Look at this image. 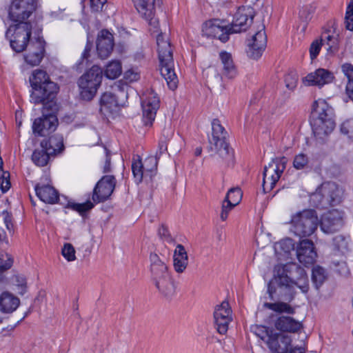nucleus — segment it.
<instances>
[{
    "label": "nucleus",
    "instance_id": "f257e3e1",
    "mask_svg": "<svg viewBox=\"0 0 353 353\" xmlns=\"http://www.w3.org/2000/svg\"><path fill=\"white\" fill-rule=\"evenodd\" d=\"M274 283L290 293L294 292L295 287L305 294L310 288L309 279L305 270L294 263L278 264L274 266L273 279L268 285V293L271 299H273V294L276 292V289L272 285Z\"/></svg>",
    "mask_w": 353,
    "mask_h": 353
},
{
    "label": "nucleus",
    "instance_id": "f03ea898",
    "mask_svg": "<svg viewBox=\"0 0 353 353\" xmlns=\"http://www.w3.org/2000/svg\"><path fill=\"white\" fill-rule=\"evenodd\" d=\"M311 125L316 141L323 142L336 126L334 109L326 101L319 99L312 104Z\"/></svg>",
    "mask_w": 353,
    "mask_h": 353
},
{
    "label": "nucleus",
    "instance_id": "7ed1b4c3",
    "mask_svg": "<svg viewBox=\"0 0 353 353\" xmlns=\"http://www.w3.org/2000/svg\"><path fill=\"white\" fill-rule=\"evenodd\" d=\"M30 82L32 87L30 101L34 104L52 102L59 90V85L52 81L43 70H35L30 78Z\"/></svg>",
    "mask_w": 353,
    "mask_h": 353
},
{
    "label": "nucleus",
    "instance_id": "20e7f679",
    "mask_svg": "<svg viewBox=\"0 0 353 353\" xmlns=\"http://www.w3.org/2000/svg\"><path fill=\"white\" fill-rule=\"evenodd\" d=\"M152 280L159 293L165 299H170L176 294V286L168 270L164 261L155 254L150 256Z\"/></svg>",
    "mask_w": 353,
    "mask_h": 353
},
{
    "label": "nucleus",
    "instance_id": "39448f33",
    "mask_svg": "<svg viewBox=\"0 0 353 353\" xmlns=\"http://www.w3.org/2000/svg\"><path fill=\"white\" fill-rule=\"evenodd\" d=\"M157 51L160 62V72L167 81L170 89L177 88L178 78L174 69L172 48L168 37L159 34L157 37Z\"/></svg>",
    "mask_w": 353,
    "mask_h": 353
},
{
    "label": "nucleus",
    "instance_id": "423d86ee",
    "mask_svg": "<svg viewBox=\"0 0 353 353\" xmlns=\"http://www.w3.org/2000/svg\"><path fill=\"white\" fill-rule=\"evenodd\" d=\"M212 137L209 139L210 150L217 154L226 163H232L234 152L227 142L228 133L218 119L212 121Z\"/></svg>",
    "mask_w": 353,
    "mask_h": 353
},
{
    "label": "nucleus",
    "instance_id": "0eeeda50",
    "mask_svg": "<svg viewBox=\"0 0 353 353\" xmlns=\"http://www.w3.org/2000/svg\"><path fill=\"white\" fill-rule=\"evenodd\" d=\"M292 231L299 237L311 236L317 230L319 220L314 210H304L292 215Z\"/></svg>",
    "mask_w": 353,
    "mask_h": 353
},
{
    "label": "nucleus",
    "instance_id": "6e6552de",
    "mask_svg": "<svg viewBox=\"0 0 353 353\" xmlns=\"http://www.w3.org/2000/svg\"><path fill=\"white\" fill-rule=\"evenodd\" d=\"M102 79L103 70L97 65H93L81 75L78 80L81 97L86 101L92 99L101 85Z\"/></svg>",
    "mask_w": 353,
    "mask_h": 353
},
{
    "label": "nucleus",
    "instance_id": "1a4fd4ad",
    "mask_svg": "<svg viewBox=\"0 0 353 353\" xmlns=\"http://www.w3.org/2000/svg\"><path fill=\"white\" fill-rule=\"evenodd\" d=\"M11 25L6 32L10 46L17 52L23 51L28 46L31 35L32 26L30 22H17Z\"/></svg>",
    "mask_w": 353,
    "mask_h": 353
},
{
    "label": "nucleus",
    "instance_id": "9d476101",
    "mask_svg": "<svg viewBox=\"0 0 353 353\" xmlns=\"http://www.w3.org/2000/svg\"><path fill=\"white\" fill-rule=\"evenodd\" d=\"M43 104V116L35 119L32 125L33 132L38 136H45L48 131L54 130L58 123L53 112L55 104L52 101H45Z\"/></svg>",
    "mask_w": 353,
    "mask_h": 353
},
{
    "label": "nucleus",
    "instance_id": "9b49d317",
    "mask_svg": "<svg viewBox=\"0 0 353 353\" xmlns=\"http://www.w3.org/2000/svg\"><path fill=\"white\" fill-rule=\"evenodd\" d=\"M36 8V0H13L9 8V17L14 22H26Z\"/></svg>",
    "mask_w": 353,
    "mask_h": 353
},
{
    "label": "nucleus",
    "instance_id": "f8f14e48",
    "mask_svg": "<svg viewBox=\"0 0 353 353\" xmlns=\"http://www.w3.org/2000/svg\"><path fill=\"white\" fill-rule=\"evenodd\" d=\"M285 158L272 160L268 166H265L263 172V189L264 192L271 191L276 182L279 180L281 174L285 169Z\"/></svg>",
    "mask_w": 353,
    "mask_h": 353
},
{
    "label": "nucleus",
    "instance_id": "ddd939ff",
    "mask_svg": "<svg viewBox=\"0 0 353 353\" xmlns=\"http://www.w3.org/2000/svg\"><path fill=\"white\" fill-rule=\"evenodd\" d=\"M160 105L159 98L152 90L145 92L141 97L143 122L145 125H152Z\"/></svg>",
    "mask_w": 353,
    "mask_h": 353
},
{
    "label": "nucleus",
    "instance_id": "4468645a",
    "mask_svg": "<svg viewBox=\"0 0 353 353\" xmlns=\"http://www.w3.org/2000/svg\"><path fill=\"white\" fill-rule=\"evenodd\" d=\"M343 211L334 209L322 214L319 221L321 230L325 233L334 232L343 225Z\"/></svg>",
    "mask_w": 353,
    "mask_h": 353
},
{
    "label": "nucleus",
    "instance_id": "2eb2a0df",
    "mask_svg": "<svg viewBox=\"0 0 353 353\" xmlns=\"http://www.w3.org/2000/svg\"><path fill=\"white\" fill-rule=\"evenodd\" d=\"M202 32L205 37L219 39L223 43L228 41L229 36L232 34L230 26L219 19L205 22L203 26Z\"/></svg>",
    "mask_w": 353,
    "mask_h": 353
},
{
    "label": "nucleus",
    "instance_id": "dca6fc26",
    "mask_svg": "<svg viewBox=\"0 0 353 353\" xmlns=\"http://www.w3.org/2000/svg\"><path fill=\"white\" fill-rule=\"evenodd\" d=\"M254 10L251 7L242 6L236 12L230 26L232 34L245 31L252 22Z\"/></svg>",
    "mask_w": 353,
    "mask_h": 353
},
{
    "label": "nucleus",
    "instance_id": "f3484780",
    "mask_svg": "<svg viewBox=\"0 0 353 353\" xmlns=\"http://www.w3.org/2000/svg\"><path fill=\"white\" fill-rule=\"evenodd\" d=\"M116 185V180L112 175L103 176L95 185L92 200L96 203L103 202L112 194Z\"/></svg>",
    "mask_w": 353,
    "mask_h": 353
},
{
    "label": "nucleus",
    "instance_id": "a211bd4d",
    "mask_svg": "<svg viewBox=\"0 0 353 353\" xmlns=\"http://www.w3.org/2000/svg\"><path fill=\"white\" fill-rule=\"evenodd\" d=\"M214 323L217 331L224 334L228 330L229 323L232 321V310L228 301H223L216 306L214 312Z\"/></svg>",
    "mask_w": 353,
    "mask_h": 353
},
{
    "label": "nucleus",
    "instance_id": "6ab92c4d",
    "mask_svg": "<svg viewBox=\"0 0 353 353\" xmlns=\"http://www.w3.org/2000/svg\"><path fill=\"white\" fill-rule=\"evenodd\" d=\"M291 343L290 336L278 333L274 330L270 332V336L265 342L271 353H286Z\"/></svg>",
    "mask_w": 353,
    "mask_h": 353
},
{
    "label": "nucleus",
    "instance_id": "aec40b11",
    "mask_svg": "<svg viewBox=\"0 0 353 353\" xmlns=\"http://www.w3.org/2000/svg\"><path fill=\"white\" fill-rule=\"evenodd\" d=\"M267 38L264 27L254 34L248 41V55L254 59L260 58L265 48Z\"/></svg>",
    "mask_w": 353,
    "mask_h": 353
},
{
    "label": "nucleus",
    "instance_id": "412c9836",
    "mask_svg": "<svg viewBox=\"0 0 353 353\" xmlns=\"http://www.w3.org/2000/svg\"><path fill=\"white\" fill-rule=\"evenodd\" d=\"M334 77L332 72L324 68H319L309 73L303 79V83L306 86L322 87L332 82Z\"/></svg>",
    "mask_w": 353,
    "mask_h": 353
},
{
    "label": "nucleus",
    "instance_id": "4be33fe9",
    "mask_svg": "<svg viewBox=\"0 0 353 353\" xmlns=\"http://www.w3.org/2000/svg\"><path fill=\"white\" fill-rule=\"evenodd\" d=\"M297 259L305 265L313 264L317 256L314 243L311 240L303 239L296 247Z\"/></svg>",
    "mask_w": 353,
    "mask_h": 353
},
{
    "label": "nucleus",
    "instance_id": "5701e85b",
    "mask_svg": "<svg viewBox=\"0 0 353 353\" xmlns=\"http://www.w3.org/2000/svg\"><path fill=\"white\" fill-rule=\"evenodd\" d=\"M24 56L26 61L31 65H37L41 61L45 51V41L40 38L31 41Z\"/></svg>",
    "mask_w": 353,
    "mask_h": 353
},
{
    "label": "nucleus",
    "instance_id": "b1692460",
    "mask_svg": "<svg viewBox=\"0 0 353 353\" xmlns=\"http://www.w3.org/2000/svg\"><path fill=\"white\" fill-rule=\"evenodd\" d=\"M156 0H132L138 12L147 21L150 25L157 28L159 21L154 17V3Z\"/></svg>",
    "mask_w": 353,
    "mask_h": 353
},
{
    "label": "nucleus",
    "instance_id": "393cba45",
    "mask_svg": "<svg viewBox=\"0 0 353 353\" xmlns=\"http://www.w3.org/2000/svg\"><path fill=\"white\" fill-rule=\"evenodd\" d=\"M114 47L113 36L106 30L101 31L97 41V50L101 59H107Z\"/></svg>",
    "mask_w": 353,
    "mask_h": 353
},
{
    "label": "nucleus",
    "instance_id": "a878e982",
    "mask_svg": "<svg viewBox=\"0 0 353 353\" xmlns=\"http://www.w3.org/2000/svg\"><path fill=\"white\" fill-rule=\"evenodd\" d=\"M322 192L329 201V206L341 203L344 198V189L334 182L322 183Z\"/></svg>",
    "mask_w": 353,
    "mask_h": 353
},
{
    "label": "nucleus",
    "instance_id": "bb28decb",
    "mask_svg": "<svg viewBox=\"0 0 353 353\" xmlns=\"http://www.w3.org/2000/svg\"><path fill=\"white\" fill-rule=\"evenodd\" d=\"M20 299L9 291L0 294V312L3 314L14 312L20 305Z\"/></svg>",
    "mask_w": 353,
    "mask_h": 353
},
{
    "label": "nucleus",
    "instance_id": "cd10ccee",
    "mask_svg": "<svg viewBox=\"0 0 353 353\" xmlns=\"http://www.w3.org/2000/svg\"><path fill=\"white\" fill-rule=\"evenodd\" d=\"M119 110V102L115 95L111 92H105L100 100V111L105 116L112 114Z\"/></svg>",
    "mask_w": 353,
    "mask_h": 353
},
{
    "label": "nucleus",
    "instance_id": "c85d7f7f",
    "mask_svg": "<svg viewBox=\"0 0 353 353\" xmlns=\"http://www.w3.org/2000/svg\"><path fill=\"white\" fill-rule=\"evenodd\" d=\"M188 256L183 245L178 244L173 254V267L177 273H183L187 268Z\"/></svg>",
    "mask_w": 353,
    "mask_h": 353
},
{
    "label": "nucleus",
    "instance_id": "c756f323",
    "mask_svg": "<svg viewBox=\"0 0 353 353\" xmlns=\"http://www.w3.org/2000/svg\"><path fill=\"white\" fill-rule=\"evenodd\" d=\"M35 191L37 196L44 203L54 204L59 199L57 191L51 185H36Z\"/></svg>",
    "mask_w": 353,
    "mask_h": 353
},
{
    "label": "nucleus",
    "instance_id": "7c9ffc66",
    "mask_svg": "<svg viewBox=\"0 0 353 353\" xmlns=\"http://www.w3.org/2000/svg\"><path fill=\"white\" fill-rule=\"evenodd\" d=\"M274 326L281 332H296L301 329V324L292 317L283 316L276 319Z\"/></svg>",
    "mask_w": 353,
    "mask_h": 353
},
{
    "label": "nucleus",
    "instance_id": "2f4dec72",
    "mask_svg": "<svg viewBox=\"0 0 353 353\" xmlns=\"http://www.w3.org/2000/svg\"><path fill=\"white\" fill-rule=\"evenodd\" d=\"M41 146L51 155H53L63 150V139L59 134H54L48 140H43L41 143Z\"/></svg>",
    "mask_w": 353,
    "mask_h": 353
},
{
    "label": "nucleus",
    "instance_id": "473e14b6",
    "mask_svg": "<svg viewBox=\"0 0 353 353\" xmlns=\"http://www.w3.org/2000/svg\"><path fill=\"white\" fill-rule=\"evenodd\" d=\"M219 59L223 66L222 74L229 79H232L236 75V69L234 64L232 54L225 51L219 53Z\"/></svg>",
    "mask_w": 353,
    "mask_h": 353
},
{
    "label": "nucleus",
    "instance_id": "72a5a7b5",
    "mask_svg": "<svg viewBox=\"0 0 353 353\" xmlns=\"http://www.w3.org/2000/svg\"><path fill=\"white\" fill-rule=\"evenodd\" d=\"M8 285L20 295H23L28 289L26 278L21 274L12 275L7 281Z\"/></svg>",
    "mask_w": 353,
    "mask_h": 353
},
{
    "label": "nucleus",
    "instance_id": "f704fd0d",
    "mask_svg": "<svg viewBox=\"0 0 353 353\" xmlns=\"http://www.w3.org/2000/svg\"><path fill=\"white\" fill-rule=\"evenodd\" d=\"M310 203L316 208H325L329 206V201L326 199L325 194L322 192V184L316 189L315 192L310 195Z\"/></svg>",
    "mask_w": 353,
    "mask_h": 353
},
{
    "label": "nucleus",
    "instance_id": "c9c22d12",
    "mask_svg": "<svg viewBox=\"0 0 353 353\" xmlns=\"http://www.w3.org/2000/svg\"><path fill=\"white\" fill-rule=\"evenodd\" d=\"M158 152L155 156H151L146 158L144 161L143 168L145 171V177L151 179L156 173L158 165Z\"/></svg>",
    "mask_w": 353,
    "mask_h": 353
},
{
    "label": "nucleus",
    "instance_id": "e433bc0d",
    "mask_svg": "<svg viewBox=\"0 0 353 353\" xmlns=\"http://www.w3.org/2000/svg\"><path fill=\"white\" fill-rule=\"evenodd\" d=\"M342 72L347 79L346 93L353 101V65L350 63H344L341 66Z\"/></svg>",
    "mask_w": 353,
    "mask_h": 353
},
{
    "label": "nucleus",
    "instance_id": "4c0bfd02",
    "mask_svg": "<svg viewBox=\"0 0 353 353\" xmlns=\"http://www.w3.org/2000/svg\"><path fill=\"white\" fill-rule=\"evenodd\" d=\"M294 243L291 239H285L277 242L274 245L275 253L278 256L289 254L294 250Z\"/></svg>",
    "mask_w": 353,
    "mask_h": 353
},
{
    "label": "nucleus",
    "instance_id": "58836bf2",
    "mask_svg": "<svg viewBox=\"0 0 353 353\" xmlns=\"http://www.w3.org/2000/svg\"><path fill=\"white\" fill-rule=\"evenodd\" d=\"M122 72L121 63L119 61H112L105 67V76L110 79H115Z\"/></svg>",
    "mask_w": 353,
    "mask_h": 353
},
{
    "label": "nucleus",
    "instance_id": "ea45409f",
    "mask_svg": "<svg viewBox=\"0 0 353 353\" xmlns=\"http://www.w3.org/2000/svg\"><path fill=\"white\" fill-rule=\"evenodd\" d=\"M327 279L325 270L319 265H316L312 269V279L315 288L319 289Z\"/></svg>",
    "mask_w": 353,
    "mask_h": 353
},
{
    "label": "nucleus",
    "instance_id": "a19ab883",
    "mask_svg": "<svg viewBox=\"0 0 353 353\" xmlns=\"http://www.w3.org/2000/svg\"><path fill=\"white\" fill-rule=\"evenodd\" d=\"M132 171L133 173L134 179L137 183H140L143 177H145V171L143 164L139 157L137 159H133L132 163Z\"/></svg>",
    "mask_w": 353,
    "mask_h": 353
},
{
    "label": "nucleus",
    "instance_id": "79ce46f5",
    "mask_svg": "<svg viewBox=\"0 0 353 353\" xmlns=\"http://www.w3.org/2000/svg\"><path fill=\"white\" fill-rule=\"evenodd\" d=\"M264 307L279 313L293 314L294 310L288 304L284 302L265 303Z\"/></svg>",
    "mask_w": 353,
    "mask_h": 353
},
{
    "label": "nucleus",
    "instance_id": "37998d69",
    "mask_svg": "<svg viewBox=\"0 0 353 353\" xmlns=\"http://www.w3.org/2000/svg\"><path fill=\"white\" fill-rule=\"evenodd\" d=\"M51 154L46 150H35L32 155L33 162L38 166H45Z\"/></svg>",
    "mask_w": 353,
    "mask_h": 353
},
{
    "label": "nucleus",
    "instance_id": "c03bdc74",
    "mask_svg": "<svg viewBox=\"0 0 353 353\" xmlns=\"http://www.w3.org/2000/svg\"><path fill=\"white\" fill-rule=\"evenodd\" d=\"M333 249L342 254L346 253L348 250V241L345 237L342 235H337L333 239Z\"/></svg>",
    "mask_w": 353,
    "mask_h": 353
},
{
    "label": "nucleus",
    "instance_id": "a18cd8bd",
    "mask_svg": "<svg viewBox=\"0 0 353 353\" xmlns=\"http://www.w3.org/2000/svg\"><path fill=\"white\" fill-rule=\"evenodd\" d=\"M242 196L243 194L239 188H232L229 190L224 200L236 205L241 201Z\"/></svg>",
    "mask_w": 353,
    "mask_h": 353
},
{
    "label": "nucleus",
    "instance_id": "49530a36",
    "mask_svg": "<svg viewBox=\"0 0 353 353\" xmlns=\"http://www.w3.org/2000/svg\"><path fill=\"white\" fill-rule=\"evenodd\" d=\"M251 330L252 332L259 338H260L264 343L270 336V332H272L274 330L271 328L258 325L252 326Z\"/></svg>",
    "mask_w": 353,
    "mask_h": 353
},
{
    "label": "nucleus",
    "instance_id": "de8ad7c7",
    "mask_svg": "<svg viewBox=\"0 0 353 353\" xmlns=\"http://www.w3.org/2000/svg\"><path fill=\"white\" fill-rule=\"evenodd\" d=\"M76 250L74 246L70 243L63 244L61 248V254L64 259L68 262L74 261L76 260Z\"/></svg>",
    "mask_w": 353,
    "mask_h": 353
},
{
    "label": "nucleus",
    "instance_id": "09e8293b",
    "mask_svg": "<svg viewBox=\"0 0 353 353\" xmlns=\"http://www.w3.org/2000/svg\"><path fill=\"white\" fill-rule=\"evenodd\" d=\"M68 207L78 212L81 215H83L87 211L91 210L94 205L91 201H87L83 203H69Z\"/></svg>",
    "mask_w": 353,
    "mask_h": 353
},
{
    "label": "nucleus",
    "instance_id": "8fccbe9b",
    "mask_svg": "<svg viewBox=\"0 0 353 353\" xmlns=\"http://www.w3.org/2000/svg\"><path fill=\"white\" fill-rule=\"evenodd\" d=\"M308 162V157L303 153H300L294 157L293 166L296 170H302L307 165Z\"/></svg>",
    "mask_w": 353,
    "mask_h": 353
},
{
    "label": "nucleus",
    "instance_id": "3c124183",
    "mask_svg": "<svg viewBox=\"0 0 353 353\" xmlns=\"http://www.w3.org/2000/svg\"><path fill=\"white\" fill-rule=\"evenodd\" d=\"M342 134L353 139V119H347L343 121L340 128Z\"/></svg>",
    "mask_w": 353,
    "mask_h": 353
},
{
    "label": "nucleus",
    "instance_id": "603ef678",
    "mask_svg": "<svg viewBox=\"0 0 353 353\" xmlns=\"http://www.w3.org/2000/svg\"><path fill=\"white\" fill-rule=\"evenodd\" d=\"M140 72L137 68H130L127 70L125 73L123 78L124 79L128 82L132 83L138 81L140 79Z\"/></svg>",
    "mask_w": 353,
    "mask_h": 353
},
{
    "label": "nucleus",
    "instance_id": "864d4df0",
    "mask_svg": "<svg viewBox=\"0 0 353 353\" xmlns=\"http://www.w3.org/2000/svg\"><path fill=\"white\" fill-rule=\"evenodd\" d=\"M12 263L13 259L10 254L0 253V272L10 268Z\"/></svg>",
    "mask_w": 353,
    "mask_h": 353
},
{
    "label": "nucleus",
    "instance_id": "5fc2aeb1",
    "mask_svg": "<svg viewBox=\"0 0 353 353\" xmlns=\"http://www.w3.org/2000/svg\"><path fill=\"white\" fill-rule=\"evenodd\" d=\"M0 218L3 220L7 230L10 233L13 232L14 225L12 223V215L8 211H3L0 214Z\"/></svg>",
    "mask_w": 353,
    "mask_h": 353
},
{
    "label": "nucleus",
    "instance_id": "6e6d98bb",
    "mask_svg": "<svg viewBox=\"0 0 353 353\" xmlns=\"http://www.w3.org/2000/svg\"><path fill=\"white\" fill-rule=\"evenodd\" d=\"M236 205L230 202H226L225 200L223 201L221 206V212L220 218L222 221H225L228 219V214Z\"/></svg>",
    "mask_w": 353,
    "mask_h": 353
},
{
    "label": "nucleus",
    "instance_id": "4d7b16f0",
    "mask_svg": "<svg viewBox=\"0 0 353 353\" xmlns=\"http://www.w3.org/2000/svg\"><path fill=\"white\" fill-rule=\"evenodd\" d=\"M298 77L296 74L290 73L285 76V85L289 90H294L297 85Z\"/></svg>",
    "mask_w": 353,
    "mask_h": 353
},
{
    "label": "nucleus",
    "instance_id": "13d9d810",
    "mask_svg": "<svg viewBox=\"0 0 353 353\" xmlns=\"http://www.w3.org/2000/svg\"><path fill=\"white\" fill-rule=\"evenodd\" d=\"M346 28L353 30V6L349 5L345 14Z\"/></svg>",
    "mask_w": 353,
    "mask_h": 353
},
{
    "label": "nucleus",
    "instance_id": "bf43d9fd",
    "mask_svg": "<svg viewBox=\"0 0 353 353\" xmlns=\"http://www.w3.org/2000/svg\"><path fill=\"white\" fill-rule=\"evenodd\" d=\"M9 178L10 174L8 172L0 175V185L3 192H7L10 189V182Z\"/></svg>",
    "mask_w": 353,
    "mask_h": 353
},
{
    "label": "nucleus",
    "instance_id": "052dcab7",
    "mask_svg": "<svg viewBox=\"0 0 353 353\" xmlns=\"http://www.w3.org/2000/svg\"><path fill=\"white\" fill-rule=\"evenodd\" d=\"M322 46L321 42H319V41H314L312 43L310 48V54L312 60L314 59L319 54L321 47Z\"/></svg>",
    "mask_w": 353,
    "mask_h": 353
},
{
    "label": "nucleus",
    "instance_id": "680f3d73",
    "mask_svg": "<svg viewBox=\"0 0 353 353\" xmlns=\"http://www.w3.org/2000/svg\"><path fill=\"white\" fill-rule=\"evenodd\" d=\"M332 263H333L334 268H336V270L339 272V274L343 275V276L348 274L349 270L347 268V264L345 262H344V261H338V262L333 261Z\"/></svg>",
    "mask_w": 353,
    "mask_h": 353
},
{
    "label": "nucleus",
    "instance_id": "e2e57ef3",
    "mask_svg": "<svg viewBox=\"0 0 353 353\" xmlns=\"http://www.w3.org/2000/svg\"><path fill=\"white\" fill-rule=\"evenodd\" d=\"M106 3V0H90L91 9L94 12L101 11Z\"/></svg>",
    "mask_w": 353,
    "mask_h": 353
},
{
    "label": "nucleus",
    "instance_id": "0e129e2a",
    "mask_svg": "<svg viewBox=\"0 0 353 353\" xmlns=\"http://www.w3.org/2000/svg\"><path fill=\"white\" fill-rule=\"evenodd\" d=\"M314 12V8L311 6H305L301 8L299 12L301 17L307 20L310 18L311 14Z\"/></svg>",
    "mask_w": 353,
    "mask_h": 353
},
{
    "label": "nucleus",
    "instance_id": "69168bd1",
    "mask_svg": "<svg viewBox=\"0 0 353 353\" xmlns=\"http://www.w3.org/2000/svg\"><path fill=\"white\" fill-rule=\"evenodd\" d=\"M167 150V143L165 140H161L159 143L158 150L156 153L158 152V160L159 159L161 155L164 153Z\"/></svg>",
    "mask_w": 353,
    "mask_h": 353
},
{
    "label": "nucleus",
    "instance_id": "338daca9",
    "mask_svg": "<svg viewBox=\"0 0 353 353\" xmlns=\"http://www.w3.org/2000/svg\"><path fill=\"white\" fill-rule=\"evenodd\" d=\"M105 152H106V158H105V164L103 165V172H110V155L108 151L107 150V149H105Z\"/></svg>",
    "mask_w": 353,
    "mask_h": 353
},
{
    "label": "nucleus",
    "instance_id": "774afa93",
    "mask_svg": "<svg viewBox=\"0 0 353 353\" xmlns=\"http://www.w3.org/2000/svg\"><path fill=\"white\" fill-rule=\"evenodd\" d=\"M338 49V39L336 37L334 39L328 43V50L334 52Z\"/></svg>",
    "mask_w": 353,
    "mask_h": 353
}]
</instances>
